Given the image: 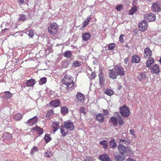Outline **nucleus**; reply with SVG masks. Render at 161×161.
<instances>
[{"mask_svg": "<svg viewBox=\"0 0 161 161\" xmlns=\"http://www.w3.org/2000/svg\"><path fill=\"white\" fill-rule=\"evenodd\" d=\"M144 57L145 58L151 57L152 55V52L148 47H147L144 51Z\"/></svg>", "mask_w": 161, "mask_h": 161, "instance_id": "nucleus-13", "label": "nucleus"}, {"mask_svg": "<svg viewBox=\"0 0 161 161\" xmlns=\"http://www.w3.org/2000/svg\"><path fill=\"white\" fill-rule=\"evenodd\" d=\"M114 156L115 161H123L125 159V156L123 153L116 152Z\"/></svg>", "mask_w": 161, "mask_h": 161, "instance_id": "nucleus-7", "label": "nucleus"}, {"mask_svg": "<svg viewBox=\"0 0 161 161\" xmlns=\"http://www.w3.org/2000/svg\"><path fill=\"white\" fill-rule=\"evenodd\" d=\"M53 114L54 111L52 109H50L47 112L46 116L48 118H50L52 115Z\"/></svg>", "mask_w": 161, "mask_h": 161, "instance_id": "nucleus-41", "label": "nucleus"}, {"mask_svg": "<svg viewBox=\"0 0 161 161\" xmlns=\"http://www.w3.org/2000/svg\"><path fill=\"white\" fill-rule=\"evenodd\" d=\"M137 79L143 83L147 82L146 79L147 78L146 72H142L138 73L137 76Z\"/></svg>", "mask_w": 161, "mask_h": 161, "instance_id": "nucleus-5", "label": "nucleus"}, {"mask_svg": "<svg viewBox=\"0 0 161 161\" xmlns=\"http://www.w3.org/2000/svg\"><path fill=\"white\" fill-rule=\"evenodd\" d=\"M130 133L131 134H134V133H135V132H134V130L132 129H130Z\"/></svg>", "mask_w": 161, "mask_h": 161, "instance_id": "nucleus-60", "label": "nucleus"}, {"mask_svg": "<svg viewBox=\"0 0 161 161\" xmlns=\"http://www.w3.org/2000/svg\"><path fill=\"white\" fill-rule=\"evenodd\" d=\"M76 97L78 101L83 103L85 100L84 95L80 92H77L76 95Z\"/></svg>", "mask_w": 161, "mask_h": 161, "instance_id": "nucleus-16", "label": "nucleus"}, {"mask_svg": "<svg viewBox=\"0 0 161 161\" xmlns=\"http://www.w3.org/2000/svg\"><path fill=\"white\" fill-rule=\"evenodd\" d=\"M91 37V35L89 33L85 32L83 33L82 35V37L83 40L85 41H88Z\"/></svg>", "mask_w": 161, "mask_h": 161, "instance_id": "nucleus-22", "label": "nucleus"}, {"mask_svg": "<svg viewBox=\"0 0 161 161\" xmlns=\"http://www.w3.org/2000/svg\"><path fill=\"white\" fill-rule=\"evenodd\" d=\"M126 161H136L134 159L131 158H128L126 159Z\"/></svg>", "mask_w": 161, "mask_h": 161, "instance_id": "nucleus-59", "label": "nucleus"}, {"mask_svg": "<svg viewBox=\"0 0 161 161\" xmlns=\"http://www.w3.org/2000/svg\"><path fill=\"white\" fill-rule=\"evenodd\" d=\"M119 142H120L124 143L125 144H126L129 143L128 141L127 140H126L125 139H120L119 140Z\"/></svg>", "mask_w": 161, "mask_h": 161, "instance_id": "nucleus-50", "label": "nucleus"}, {"mask_svg": "<svg viewBox=\"0 0 161 161\" xmlns=\"http://www.w3.org/2000/svg\"><path fill=\"white\" fill-rule=\"evenodd\" d=\"M123 35H121L119 37V41L120 42H124V40L123 39Z\"/></svg>", "mask_w": 161, "mask_h": 161, "instance_id": "nucleus-51", "label": "nucleus"}, {"mask_svg": "<svg viewBox=\"0 0 161 161\" xmlns=\"http://www.w3.org/2000/svg\"><path fill=\"white\" fill-rule=\"evenodd\" d=\"M8 30V29H7V28H5V29H4L3 30H4V31H6V30Z\"/></svg>", "mask_w": 161, "mask_h": 161, "instance_id": "nucleus-63", "label": "nucleus"}, {"mask_svg": "<svg viewBox=\"0 0 161 161\" xmlns=\"http://www.w3.org/2000/svg\"><path fill=\"white\" fill-rule=\"evenodd\" d=\"M144 18L145 19L148 20L149 21L152 22L156 20V16L155 14L151 13L144 15Z\"/></svg>", "mask_w": 161, "mask_h": 161, "instance_id": "nucleus-9", "label": "nucleus"}, {"mask_svg": "<svg viewBox=\"0 0 161 161\" xmlns=\"http://www.w3.org/2000/svg\"><path fill=\"white\" fill-rule=\"evenodd\" d=\"M129 58L128 57H126L124 60V62L126 64H127V62L128 61Z\"/></svg>", "mask_w": 161, "mask_h": 161, "instance_id": "nucleus-61", "label": "nucleus"}, {"mask_svg": "<svg viewBox=\"0 0 161 161\" xmlns=\"http://www.w3.org/2000/svg\"><path fill=\"white\" fill-rule=\"evenodd\" d=\"M123 9V6L122 5H118L116 8V9L118 11H120Z\"/></svg>", "mask_w": 161, "mask_h": 161, "instance_id": "nucleus-49", "label": "nucleus"}, {"mask_svg": "<svg viewBox=\"0 0 161 161\" xmlns=\"http://www.w3.org/2000/svg\"><path fill=\"white\" fill-rule=\"evenodd\" d=\"M159 61L160 62V64H161V57L160 58Z\"/></svg>", "mask_w": 161, "mask_h": 161, "instance_id": "nucleus-62", "label": "nucleus"}, {"mask_svg": "<svg viewBox=\"0 0 161 161\" xmlns=\"http://www.w3.org/2000/svg\"><path fill=\"white\" fill-rule=\"evenodd\" d=\"M47 81V79L46 77H44L41 78L39 81V84L42 85L46 83Z\"/></svg>", "mask_w": 161, "mask_h": 161, "instance_id": "nucleus-43", "label": "nucleus"}, {"mask_svg": "<svg viewBox=\"0 0 161 161\" xmlns=\"http://www.w3.org/2000/svg\"><path fill=\"white\" fill-rule=\"evenodd\" d=\"M137 10V8L136 7H134L132 8L129 11V13L130 14L133 15L135 12Z\"/></svg>", "mask_w": 161, "mask_h": 161, "instance_id": "nucleus-44", "label": "nucleus"}, {"mask_svg": "<svg viewBox=\"0 0 161 161\" xmlns=\"http://www.w3.org/2000/svg\"><path fill=\"white\" fill-rule=\"evenodd\" d=\"M104 93L106 95L111 96L114 94V92L112 90L107 88L104 91Z\"/></svg>", "mask_w": 161, "mask_h": 161, "instance_id": "nucleus-36", "label": "nucleus"}, {"mask_svg": "<svg viewBox=\"0 0 161 161\" xmlns=\"http://www.w3.org/2000/svg\"><path fill=\"white\" fill-rule=\"evenodd\" d=\"M85 161H93V158L91 157H88L85 160Z\"/></svg>", "mask_w": 161, "mask_h": 161, "instance_id": "nucleus-54", "label": "nucleus"}, {"mask_svg": "<svg viewBox=\"0 0 161 161\" xmlns=\"http://www.w3.org/2000/svg\"><path fill=\"white\" fill-rule=\"evenodd\" d=\"M99 73L98 74V76L99 77V84L102 86L104 85L105 79L104 77V74L103 69L100 68L99 69Z\"/></svg>", "mask_w": 161, "mask_h": 161, "instance_id": "nucleus-8", "label": "nucleus"}, {"mask_svg": "<svg viewBox=\"0 0 161 161\" xmlns=\"http://www.w3.org/2000/svg\"><path fill=\"white\" fill-rule=\"evenodd\" d=\"M119 112L121 116L124 118L128 117L130 113L129 108L125 104L120 108Z\"/></svg>", "mask_w": 161, "mask_h": 161, "instance_id": "nucleus-3", "label": "nucleus"}, {"mask_svg": "<svg viewBox=\"0 0 161 161\" xmlns=\"http://www.w3.org/2000/svg\"><path fill=\"white\" fill-rule=\"evenodd\" d=\"M91 76L92 79H94L96 76V74L95 73L92 72L91 74Z\"/></svg>", "mask_w": 161, "mask_h": 161, "instance_id": "nucleus-55", "label": "nucleus"}, {"mask_svg": "<svg viewBox=\"0 0 161 161\" xmlns=\"http://www.w3.org/2000/svg\"><path fill=\"white\" fill-rule=\"evenodd\" d=\"M38 119L36 116H35L33 118L29 119L26 122V124L29 126H32L35 125L37 122Z\"/></svg>", "mask_w": 161, "mask_h": 161, "instance_id": "nucleus-11", "label": "nucleus"}, {"mask_svg": "<svg viewBox=\"0 0 161 161\" xmlns=\"http://www.w3.org/2000/svg\"><path fill=\"white\" fill-rule=\"evenodd\" d=\"M149 69L152 74H158L160 72V69L158 64H155L152 66Z\"/></svg>", "mask_w": 161, "mask_h": 161, "instance_id": "nucleus-10", "label": "nucleus"}, {"mask_svg": "<svg viewBox=\"0 0 161 161\" xmlns=\"http://www.w3.org/2000/svg\"><path fill=\"white\" fill-rule=\"evenodd\" d=\"M69 61L68 59L65 60L61 62V67L63 68H66L68 67L69 65Z\"/></svg>", "mask_w": 161, "mask_h": 161, "instance_id": "nucleus-32", "label": "nucleus"}, {"mask_svg": "<svg viewBox=\"0 0 161 161\" xmlns=\"http://www.w3.org/2000/svg\"><path fill=\"white\" fill-rule=\"evenodd\" d=\"M32 130H34L36 131L39 136L42 135L44 132L42 128L37 125H36L35 127H34L32 128Z\"/></svg>", "mask_w": 161, "mask_h": 161, "instance_id": "nucleus-20", "label": "nucleus"}, {"mask_svg": "<svg viewBox=\"0 0 161 161\" xmlns=\"http://www.w3.org/2000/svg\"><path fill=\"white\" fill-rule=\"evenodd\" d=\"M24 0H17V1L20 3V4H23L24 3Z\"/></svg>", "mask_w": 161, "mask_h": 161, "instance_id": "nucleus-56", "label": "nucleus"}, {"mask_svg": "<svg viewBox=\"0 0 161 161\" xmlns=\"http://www.w3.org/2000/svg\"><path fill=\"white\" fill-rule=\"evenodd\" d=\"M133 135L135 137H136V136L135 135V134L134 133V134H133Z\"/></svg>", "mask_w": 161, "mask_h": 161, "instance_id": "nucleus-64", "label": "nucleus"}, {"mask_svg": "<svg viewBox=\"0 0 161 161\" xmlns=\"http://www.w3.org/2000/svg\"><path fill=\"white\" fill-rule=\"evenodd\" d=\"M80 114L83 113L84 114H86V112L85 111V108L84 107L82 106L80 108Z\"/></svg>", "mask_w": 161, "mask_h": 161, "instance_id": "nucleus-46", "label": "nucleus"}, {"mask_svg": "<svg viewBox=\"0 0 161 161\" xmlns=\"http://www.w3.org/2000/svg\"><path fill=\"white\" fill-rule=\"evenodd\" d=\"M60 103V102L59 100L56 99L53 101H51L50 103V105H52L54 107H58L59 106Z\"/></svg>", "mask_w": 161, "mask_h": 161, "instance_id": "nucleus-30", "label": "nucleus"}, {"mask_svg": "<svg viewBox=\"0 0 161 161\" xmlns=\"http://www.w3.org/2000/svg\"><path fill=\"white\" fill-rule=\"evenodd\" d=\"M26 19V16L23 14H21L19 15V19L23 21H25Z\"/></svg>", "mask_w": 161, "mask_h": 161, "instance_id": "nucleus-45", "label": "nucleus"}, {"mask_svg": "<svg viewBox=\"0 0 161 161\" xmlns=\"http://www.w3.org/2000/svg\"><path fill=\"white\" fill-rule=\"evenodd\" d=\"M103 112L104 115H108L109 114V112L106 109H103Z\"/></svg>", "mask_w": 161, "mask_h": 161, "instance_id": "nucleus-53", "label": "nucleus"}, {"mask_svg": "<svg viewBox=\"0 0 161 161\" xmlns=\"http://www.w3.org/2000/svg\"><path fill=\"white\" fill-rule=\"evenodd\" d=\"M63 54L65 57L69 58L72 56V52L70 50H67L63 53Z\"/></svg>", "mask_w": 161, "mask_h": 161, "instance_id": "nucleus-34", "label": "nucleus"}, {"mask_svg": "<svg viewBox=\"0 0 161 161\" xmlns=\"http://www.w3.org/2000/svg\"><path fill=\"white\" fill-rule=\"evenodd\" d=\"M44 139L46 143H47L52 140V138L50 137V134H46L45 135Z\"/></svg>", "mask_w": 161, "mask_h": 161, "instance_id": "nucleus-38", "label": "nucleus"}, {"mask_svg": "<svg viewBox=\"0 0 161 161\" xmlns=\"http://www.w3.org/2000/svg\"><path fill=\"white\" fill-rule=\"evenodd\" d=\"M52 48H53V45H50L49 46H48L47 49L50 52H53V50Z\"/></svg>", "mask_w": 161, "mask_h": 161, "instance_id": "nucleus-52", "label": "nucleus"}, {"mask_svg": "<svg viewBox=\"0 0 161 161\" xmlns=\"http://www.w3.org/2000/svg\"><path fill=\"white\" fill-rule=\"evenodd\" d=\"M81 62L78 60L74 61L72 64V66L75 68L80 67L81 65Z\"/></svg>", "mask_w": 161, "mask_h": 161, "instance_id": "nucleus-31", "label": "nucleus"}, {"mask_svg": "<svg viewBox=\"0 0 161 161\" xmlns=\"http://www.w3.org/2000/svg\"><path fill=\"white\" fill-rule=\"evenodd\" d=\"M60 131L61 134L63 137H65L68 134V129L63 125L61 126L60 128Z\"/></svg>", "mask_w": 161, "mask_h": 161, "instance_id": "nucleus-17", "label": "nucleus"}, {"mask_svg": "<svg viewBox=\"0 0 161 161\" xmlns=\"http://www.w3.org/2000/svg\"><path fill=\"white\" fill-rule=\"evenodd\" d=\"M109 77L113 79H116L118 76H123L125 74L124 69L120 65H116L114 68L109 70Z\"/></svg>", "mask_w": 161, "mask_h": 161, "instance_id": "nucleus-1", "label": "nucleus"}, {"mask_svg": "<svg viewBox=\"0 0 161 161\" xmlns=\"http://www.w3.org/2000/svg\"><path fill=\"white\" fill-rule=\"evenodd\" d=\"M11 135L8 132H6L4 133L2 136L3 139L4 140H10L12 139Z\"/></svg>", "mask_w": 161, "mask_h": 161, "instance_id": "nucleus-25", "label": "nucleus"}, {"mask_svg": "<svg viewBox=\"0 0 161 161\" xmlns=\"http://www.w3.org/2000/svg\"><path fill=\"white\" fill-rule=\"evenodd\" d=\"M154 62V58L150 57L148 58V60H147L146 62V66L149 69L151 66Z\"/></svg>", "mask_w": 161, "mask_h": 161, "instance_id": "nucleus-23", "label": "nucleus"}, {"mask_svg": "<svg viewBox=\"0 0 161 161\" xmlns=\"http://www.w3.org/2000/svg\"><path fill=\"white\" fill-rule=\"evenodd\" d=\"M3 98L5 100H8L12 97V94L9 91H5L2 93Z\"/></svg>", "mask_w": 161, "mask_h": 161, "instance_id": "nucleus-14", "label": "nucleus"}, {"mask_svg": "<svg viewBox=\"0 0 161 161\" xmlns=\"http://www.w3.org/2000/svg\"><path fill=\"white\" fill-rule=\"evenodd\" d=\"M23 115L20 113L16 114L14 116V118L16 121H19L22 119Z\"/></svg>", "mask_w": 161, "mask_h": 161, "instance_id": "nucleus-33", "label": "nucleus"}, {"mask_svg": "<svg viewBox=\"0 0 161 161\" xmlns=\"http://www.w3.org/2000/svg\"><path fill=\"white\" fill-rule=\"evenodd\" d=\"M68 108L65 106H64L62 107L61 109V114L64 115H65L68 112Z\"/></svg>", "mask_w": 161, "mask_h": 161, "instance_id": "nucleus-40", "label": "nucleus"}, {"mask_svg": "<svg viewBox=\"0 0 161 161\" xmlns=\"http://www.w3.org/2000/svg\"><path fill=\"white\" fill-rule=\"evenodd\" d=\"M100 144L102 145L104 149H107L108 146V142L106 140H103L100 142Z\"/></svg>", "mask_w": 161, "mask_h": 161, "instance_id": "nucleus-37", "label": "nucleus"}, {"mask_svg": "<svg viewBox=\"0 0 161 161\" xmlns=\"http://www.w3.org/2000/svg\"><path fill=\"white\" fill-rule=\"evenodd\" d=\"M58 26L55 23H51L48 28L49 33L53 35L56 34L58 33Z\"/></svg>", "mask_w": 161, "mask_h": 161, "instance_id": "nucleus-4", "label": "nucleus"}, {"mask_svg": "<svg viewBox=\"0 0 161 161\" xmlns=\"http://www.w3.org/2000/svg\"><path fill=\"white\" fill-rule=\"evenodd\" d=\"M140 61V57L138 55H134L132 58L131 63H139Z\"/></svg>", "mask_w": 161, "mask_h": 161, "instance_id": "nucleus-28", "label": "nucleus"}, {"mask_svg": "<svg viewBox=\"0 0 161 161\" xmlns=\"http://www.w3.org/2000/svg\"><path fill=\"white\" fill-rule=\"evenodd\" d=\"M91 17L90 16H89L87 17L83 21L82 23V27L83 28L85 27L89 23L91 19Z\"/></svg>", "mask_w": 161, "mask_h": 161, "instance_id": "nucleus-35", "label": "nucleus"}, {"mask_svg": "<svg viewBox=\"0 0 161 161\" xmlns=\"http://www.w3.org/2000/svg\"><path fill=\"white\" fill-rule=\"evenodd\" d=\"M118 149L120 151L119 153H125L126 151V147L121 144H119L118 146Z\"/></svg>", "mask_w": 161, "mask_h": 161, "instance_id": "nucleus-21", "label": "nucleus"}, {"mask_svg": "<svg viewBox=\"0 0 161 161\" xmlns=\"http://www.w3.org/2000/svg\"><path fill=\"white\" fill-rule=\"evenodd\" d=\"M52 127L53 129V131L55 132L59 128V123L58 122H55L53 123Z\"/></svg>", "mask_w": 161, "mask_h": 161, "instance_id": "nucleus-24", "label": "nucleus"}, {"mask_svg": "<svg viewBox=\"0 0 161 161\" xmlns=\"http://www.w3.org/2000/svg\"><path fill=\"white\" fill-rule=\"evenodd\" d=\"M148 25L145 20H142L139 24V28L140 31H144L147 29Z\"/></svg>", "mask_w": 161, "mask_h": 161, "instance_id": "nucleus-6", "label": "nucleus"}, {"mask_svg": "<svg viewBox=\"0 0 161 161\" xmlns=\"http://www.w3.org/2000/svg\"><path fill=\"white\" fill-rule=\"evenodd\" d=\"M151 9L153 12H159L161 10V8L158 3H154L152 4Z\"/></svg>", "mask_w": 161, "mask_h": 161, "instance_id": "nucleus-12", "label": "nucleus"}, {"mask_svg": "<svg viewBox=\"0 0 161 161\" xmlns=\"http://www.w3.org/2000/svg\"><path fill=\"white\" fill-rule=\"evenodd\" d=\"M110 147L112 149L115 148L117 146V143L114 139H111L109 142Z\"/></svg>", "mask_w": 161, "mask_h": 161, "instance_id": "nucleus-29", "label": "nucleus"}, {"mask_svg": "<svg viewBox=\"0 0 161 161\" xmlns=\"http://www.w3.org/2000/svg\"><path fill=\"white\" fill-rule=\"evenodd\" d=\"M115 47V45L114 43H110L108 45V49L110 50H113Z\"/></svg>", "mask_w": 161, "mask_h": 161, "instance_id": "nucleus-48", "label": "nucleus"}, {"mask_svg": "<svg viewBox=\"0 0 161 161\" xmlns=\"http://www.w3.org/2000/svg\"><path fill=\"white\" fill-rule=\"evenodd\" d=\"M45 156L46 157H50V156H49L48 152H47L45 153Z\"/></svg>", "mask_w": 161, "mask_h": 161, "instance_id": "nucleus-58", "label": "nucleus"}, {"mask_svg": "<svg viewBox=\"0 0 161 161\" xmlns=\"http://www.w3.org/2000/svg\"><path fill=\"white\" fill-rule=\"evenodd\" d=\"M63 125L66 127L67 129H68L70 130H73L74 128L73 122L69 121L64 122V125Z\"/></svg>", "mask_w": 161, "mask_h": 161, "instance_id": "nucleus-15", "label": "nucleus"}, {"mask_svg": "<svg viewBox=\"0 0 161 161\" xmlns=\"http://www.w3.org/2000/svg\"><path fill=\"white\" fill-rule=\"evenodd\" d=\"M104 118L103 115L101 113H99L96 115L95 119L100 123H103L104 120Z\"/></svg>", "mask_w": 161, "mask_h": 161, "instance_id": "nucleus-18", "label": "nucleus"}, {"mask_svg": "<svg viewBox=\"0 0 161 161\" xmlns=\"http://www.w3.org/2000/svg\"><path fill=\"white\" fill-rule=\"evenodd\" d=\"M117 118L118 119V121H119V125H123L125 122L123 118L120 115H119L117 117Z\"/></svg>", "mask_w": 161, "mask_h": 161, "instance_id": "nucleus-39", "label": "nucleus"}, {"mask_svg": "<svg viewBox=\"0 0 161 161\" xmlns=\"http://www.w3.org/2000/svg\"><path fill=\"white\" fill-rule=\"evenodd\" d=\"M34 34V31L33 30H30L28 33V35L31 37H32Z\"/></svg>", "mask_w": 161, "mask_h": 161, "instance_id": "nucleus-47", "label": "nucleus"}, {"mask_svg": "<svg viewBox=\"0 0 161 161\" xmlns=\"http://www.w3.org/2000/svg\"><path fill=\"white\" fill-rule=\"evenodd\" d=\"M62 83L66 86L65 88L68 91H72L76 87L73 77L70 75H66L62 80Z\"/></svg>", "mask_w": 161, "mask_h": 161, "instance_id": "nucleus-2", "label": "nucleus"}, {"mask_svg": "<svg viewBox=\"0 0 161 161\" xmlns=\"http://www.w3.org/2000/svg\"><path fill=\"white\" fill-rule=\"evenodd\" d=\"M99 158L102 161H111L108 155L107 154H104L100 155Z\"/></svg>", "mask_w": 161, "mask_h": 161, "instance_id": "nucleus-19", "label": "nucleus"}, {"mask_svg": "<svg viewBox=\"0 0 161 161\" xmlns=\"http://www.w3.org/2000/svg\"><path fill=\"white\" fill-rule=\"evenodd\" d=\"M109 121L111 122L114 126H116L118 125V119L115 116L111 117L110 118Z\"/></svg>", "mask_w": 161, "mask_h": 161, "instance_id": "nucleus-27", "label": "nucleus"}, {"mask_svg": "<svg viewBox=\"0 0 161 161\" xmlns=\"http://www.w3.org/2000/svg\"><path fill=\"white\" fill-rule=\"evenodd\" d=\"M36 82V80L32 79L27 80L26 82V86L28 87L33 86Z\"/></svg>", "mask_w": 161, "mask_h": 161, "instance_id": "nucleus-26", "label": "nucleus"}, {"mask_svg": "<svg viewBox=\"0 0 161 161\" xmlns=\"http://www.w3.org/2000/svg\"><path fill=\"white\" fill-rule=\"evenodd\" d=\"M39 149L36 146L33 147L31 149L30 152L31 154L33 155L34 153L38 152Z\"/></svg>", "mask_w": 161, "mask_h": 161, "instance_id": "nucleus-42", "label": "nucleus"}, {"mask_svg": "<svg viewBox=\"0 0 161 161\" xmlns=\"http://www.w3.org/2000/svg\"><path fill=\"white\" fill-rule=\"evenodd\" d=\"M4 78L3 77V76H0V82H3Z\"/></svg>", "mask_w": 161, "mask_h": 161, "instance_id": "nucleus-57", "label": "nucleus"}]
</instances>
